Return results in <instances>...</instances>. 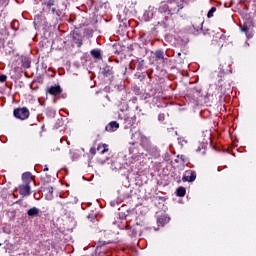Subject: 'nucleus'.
Wrapping results in <instances>:
<instances>
[{"instance_id": "f257e3e1", "label": "nucleus", "mask_w": 256, "mask_h": 256, "mask_svg": "<svg viewBox=\"0 0 256 256\" xmlns=\"http://www.w3.org/2000/svg\"><path fill=\"white\" fill-rule=\"evenodd\" d=\"M135 135H138L140 137V145L147 151V153H151L153 151V147H151V142L149 141L148 137L143 136L141 133H135Z\"/></svg>"}, {"instance_id": "f03ea898", "label": "nucleus", "mask_w": 256, "mask_h": 256, "mask_svg": "<svg viewBox=\"0 0 256 256\" xmlns=\"http://www.w3.org/2000/svg\"><path fill=\"white\" fill-rule=\"evenodd\" d=\"M14 116L16 117V119H21L23 121L29 118V110L27 108L15 109Z\"/></svg>"}, {"instance_id": "7ed1b4c3", "label": "nucleus", "mask_w": 256, "mask_h": 256, "mask_svg": "<svg viewBox=\"0 0 256 256\" xmlns=\"http://www.w3.org/2000/svg\"><path fill=\"white\" fill-rule=\"evenodd\" d=\"M195 179H197V175L193 171H187L186 174L182 178V180L184 182L188 181L189 183L195 181Z\"/></svg>"}, {"instance_id": "20e7f679", "label": "nucleus", "mask_w": 256, "mask_h": 256, "mask_svg": "<svg viewBox=\"0 0 256 256\" xmlns=\"http://www.w3.org/2000/svg\"><path fill=\"white\" fill-rule=\"evenodd\" d=\"M20 194L23 195V197H28V195H31V186L29 184L21 185L19 187Z\"/></svg>"}, {"instance_id": "39448f33", "label": "nucleus", "mask_w": 256, "mask_h": 256, "mask_svg": "<svg viewBox=\"0 0 256 256\" xmlns=\"http://www.w3.org/2000/svg\"><path fill=\"white\" fill-rule=\"evenodd\" d=\"M50 95H61V87L60 86H52L48 90Z\"/></svg>"}, {"instance_id": "423d86ee", "label": "nucleus", "mask_w": 256, "mask_h": 256, "mask_svg": "<svg viewBox=\"0 0 256 256\" xmlns=\"http://www.w3.org/2000/svg\"><path fill=\"white\" fill-rule=\"evenodd\" d=\"M119 127V123L117 121L110 122L108 126H106V131H117Z\"/></svg>"}, {"instance_id": "0eeeda50", "label": "nucleus", "mask_w": 256, "mask_h": 256, "mask_svg": "<svg viewBox=\"0 0 256 256\" xmlns=\"http://www.w3.org/2000/svg\"><path fill=\"white\" fill-rule=\"evenodd\" d=\"M22 179L24 183L29 184L30 181H33V177L30 172H25L22 174Z\"/></svg>"}, {"instance_id": "6e6552de", "label": "nucleus", "mask_w": 256, "mask_h": 256, "mask_svg": "<svg viewBox=\"0 0 256 256\" xmlns=\"http://www.w3.org/2000/svg\"><path fill=\"white\" fill-rule=\"evenodd\" d=\"M170 5H171V4L162 3V4L160 5V8H159L160 13H165V12H167V11H171V6H170Z\"/></svg>"}, {"instance_id": "1a4fd4ad", "label": "nucleus", "mask_w": 256, "mask_h": 256, "mask_svg": "<svg viewBox=\"0 0 256 256\" xmlns=\"http://www.w3.org/2000/svg\"><path fill=\"white\" fill-rule=\"evenodd\" d=\"M28 215H29V217H35V216L39 215V208L33 207V208L29 209Z\"/></svg>"}, {"instance_id": "9d476101", "label": "nucleus", "mask_w": 256, "mask_h": 256, "mask_svg": "<svg viewBox=\"0 0 256 256\" xmlns=\"http://www.w3.org/2000/svg\"><path fill=\"white\" fill-rule=\"evenodd\" d=\"M97 150L100 151V153L103 155L104 153H107L109 149L107 148V144L99 145L97 147Z\"/></svg>"}, {"instance_id": "9b49d317", "label": "nucleus", "mask_w": 256, "mask_h": 256, "mask_svg": "<svg viewBox=\"0 0 256 256\" xmlns=\"http://www.w3.org/2000/svg\"><path fill=\"white\" fill-rule=\"evenodd\" d=\"M165 223H169V217L167 216H162L160 218H158V224L159 225H165Z\"/></svg>"}, {"instance_id": "f8f14e48", "label": "nucleus", "mask_w": 256, "mask_h": 256, "mask_svg": "<svg viewBox=\"0 0 256 256\" xmlns=\"http://www.w3.org/2000/svg\"><path fill=\"white\" fill-rule=\"evenodd\" d=\"M91 55L95 59H99L101 57V51H99L97 49H94V50L91 51Z\"/></svg>"}, {"instance_id": "ddd939ff", "label": "nucleus", "mask_w": 256, "mask_h": 256, "mask_svg": "<svg viewBox=\"0 0 256 256\" xmlns=\"http://www.w3.org/2000/svg\"><path fill=\"white\" fill-rule=\"evenodd\" d=\"M186 190L183 187H180L177 189V195L178 197H185Z\"/></svg>"}, {"instance_id": "4468645a", "label": "nucleus", "mask_w": 256, "mask_h": 256, "mask_svg": "<svg viewBox=\"0 0 256 256\" xmlns=\"http://www.w3.org/2000/svg\"><path fill=\"white\" fill-rule=\"evenodd\" d=\"M215 11H217V8L212 7V8L209 10V12H208L207 17H208V18L213 17V13H215Z\"/></svg>"}, {"instance_id": "2eb2a0df", "label": "nucleus", "mask_w": 256, "mask_h": 256, "mask_svg": "<svg viewBox=\"0 0 256 256\" xmlns=\"http://www.w3.org/2000/svg\"><path fill=\"white\" fill-rule=\"evenodd\" d=\"M249 25H247V23H244L243 27H242V31L244 33H246V35L249 33Z\"/></svg>"}, {"instance_id": "dca6fc26", "label": "nucleus", "mask_w": 256, "mask_h": 256, "mask_svg": "<svg viewBox=\"0 0 256 256\" xmlns=\"http://www.w3.org/2000/svg\"><path fill=\"white\" fill-rule=\"evenodd\" d=\"M155 56L157 57V59H163V51H156Z\"/></svg>"}, {"instance_id": "f3484780", "label": "nucleus", "mask_w": 256, "mask_h": 256, "mask_svg": "<svg viewBox=\"0 0 256 256\" xmlns=\"http://www.w3.org/2000/svg\"><path fill=\"white\" fill-rule=\"evenodd\" d=\"M7 81V76L6 75H0V83H5Z\"/></svg>"}, {"instance_id": "a211bd4d", "label": "nucleus", "mask_w": 256, "mask_h": 256, "mask_svg": "<svg viewBox=\"0 0 256 256\" xmlns=\"http://www.w3.org/2000/svg\"><path fill=\"white\" fill-rule=\"evenodd\" d=\"M90 153H92V155H95V148H91Z\"/></svg>"}, {"instance_id": "6ab92c4d", "label": "nucleus", "mask_w": 256, "mask_h": 256, "mask_svg": "<svg viewBox=\"0 0 256 256\" xmlns=\"http://www.w3.org/2000/svg\"><path fill=\"white\" fill-rule=\"evenodd\" d=\"M49 193H53V188H48Z\"/></svg>"}, {"instance_id": "aec40b11", "label": "nucleus", "mask_w": 256, "mask_h": 256, "mask_svg": "<svg viewBox=\"0 0 256 256\" xmlns=\"http://www.w3.org/2000/svg\"><path fill=\"white\" fill-rule=\"evenodd\" d=\"M160 119H163V117H161V115L159 116Z\"/></svg>"}, {"instance_id": "412c9836", "label": "nucleus", "mask_w": 256, "mask_h": 256, "mask_svg": "<svg viewBox=\"0 0 256 256\" xmlns=\"http://www.w3.org/2000/svg\"><path fill=\"white\" fill-rule=\"evenodd\" d=\"M160 119H163V117H161V115L159 116Z\"/></svg>"}]
</instances>
